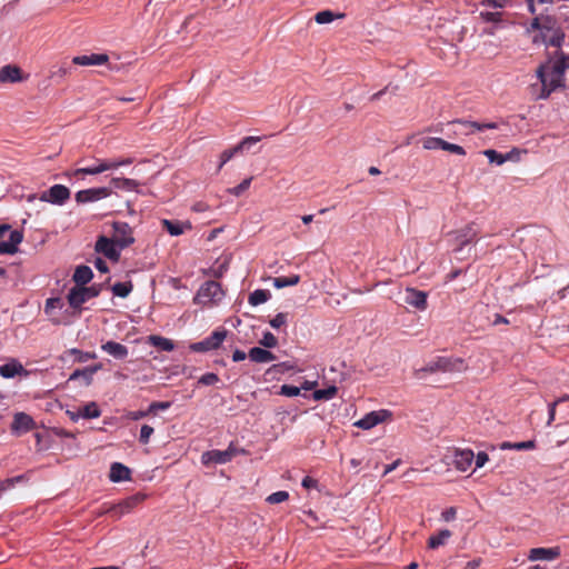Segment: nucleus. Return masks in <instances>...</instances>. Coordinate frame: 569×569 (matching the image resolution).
<instances>
[{
	"mask_svg": "<svg viewBox=\"0 0 569 569\" xmlns=\"http://www.w3.org/2000/svg\"><path fill=\"white\" fill-rule=\"evenodd\" d=\"M537 77L541 83L537 99H548L551 92L565 86V78L555 73L548 66H540L537 69Z\"/></svg>",
	"mask_w": 569,
	"mask_h": 569,
	"instance_id": "nucleus-1",
	"label": "nucleus"
},
{
	"mask_svg": "<svg viewBox=\"0 0 569 569\" xmlns=\"http://www.w3.org/2000/svg\"><path fill=\"white\" fill-rule=\"evenodd\" d=\"M468 366L462 358L455 357H437L429 361L419 371L425 373L436 372H462L466 371Z\"/></svg>",
	"mask_w": 569,
	"mask_h": 569,
	"instance_id": "nucleus-2",
	"label": "nucleus"
},
{
	"mask_svg": "<svg viewBox=\"0 0 569 569\" xmlns=\"http://www.w3.org/2000/svg\"><path fill=\"white\" fill-rule=\"evenodd\" d=\"M117 169L114 159H97V163L91 167L78 168L72 171H67L64 174L69 179L83 180L88 174H99L108 170Z\"/></svg>",
	"mask_w": 569,
	"mask_h": 569,
	"instance_id": "nucleus-3",
	"label": "nucleus"
},
{
	"mask_svg": "<svg viewBox=\"0 0 569 569\" xmlns=\"http://www.w3.org/2000/svg\"><path fill=\"white\" fill-rule=\"evenodd\" d=\"M99 293L100 289L96 286H76L69 291L67 298L71 308L80 309L84 302L97 297Z\"/></svg>",
	"mask_w": 569,
	"mask_h": 569,
	"instance_id": "nucleus-4",
	"label": "nucleus"
},
{
	"mask_svg": "<svg viewBox=\"0 0 569 569\" xmlns=\"http://www.w3.org/2000/svg\"><path fill=\"white\" fill-rule=\"evenodd\" d=\"M480 230L476 222H470L467 226L456 230L451 234L453 236L455 241V252H460L462 249L469 244L473 239L477 238Z\"/></svg>",
	"mask_w": 569,
	"mask_h": 569,
	"instance_id": "nucleus-5",
	"label": "nucleus"
},
{
	"mask_svg": "<svg viewBox=\"0 0 569 569\" xmlns=\"http://www.w3.org/2000/svg\"><path fill=\"white\" fill-rule=\"evenodd\" d=\"M226 337V329L214 330L209 337L204 338L203 340L190 345V350L194 352H207L216 350L220 347Z\"/></svg>",
	"mask_w": 569,
	"mask_h": 569,
	"instance_id": "nucleus-6",
	"label": "nucleus"
},
{
	"mask_svg": "<svg viewBox=\"0 0 569 569\" xmlns=\"http://www.w3.org/2000/svg\"><path fill=\"white\" fill-rule=\"evenodd\" d=\"M237 449L230 445L226 450H209L201 455V462L204 466L223 465L232 460Z\"/></svg>",
	"mask_w": 569,
	"mask_h": 569,
	"instance_id": "nucleus-7",
	"label": "nucleus"
},
{
	"mask_svg": "<svg viewBox=\"0 0 569 569\" xmlns=\"http://www.w3.org/2000/svg\"><path fill=\"white\" fill-rule=\"evenodd\" d=\"M112 239L118 244L119 249L128 248L134 243L133 230L129 223L123 221H114L112 223Z\"/></svg>",
	"mask_w": 569,
	"mask_h": 569,
	"instance_id": "nucleus-8",
	"label": "nucleus"
},
{
	"mask_svg": "<svg viewBox=\"0 0 569 569\" xmlns=\"http://www.w3.org/2000/svg\"><path fill=\"white\" fill-rule=\"evenodd\" d=\"M223 297V291L219 282L217 281H207L204 282L196 297V300H199L200 302H212V301H219Z\"/></svg>",
	"mask_w": 569,
	"mask_h": 569,
	"instance_id": "nucleus-9",
	"label": "nucleus"
},
{
	"mask_svg": "<svg viewBox=\"0 0 569 569\" xmlns=\"http://www.w3.org/2000/svg\"><path fill=\"white\" fill-rule=\"evenodd\" d=\"M94 250L98 253H102L106 258L113 262H118L120 260V249L113 239H110L106 236L98 237Z\"/></svg>",
	"mask_w": 569,
	"mask_h": 569,
	"instance_id": "nucleus-10",
	"label": "nucleus"
},
{
	"mask_svg": "<svg viewBox=\"0 0 569 569\" xmlns=\"http://www.w3.org/2000/svg\"><path fill=\"white\" fill-rule=\"evenodd\" d=\"M260 141V137H246L243 138L237 146L230 149H226L220 156V163L218 166V171L230 161L237 153L243 152L248 150L251 146L256 144Z\"/></svg>",
	"mask_w": 569,
	"mask_h": 569,
	"instance_id": "nucleus-11",
	"label": "nucleus"
},
{
	"mask_svg": "<svg viewBox=\"0 0 569 569\" xmlns=\"http://www.w3.org/2000/svg\"><path fill=\"white\" fill-rule=\"evenodd\" d=\"M70 198V190L63 184H54L40 194V200L53 204H63Z\"/></svg>",
	"mask_w": 569,
	"mask_h": 569,
	"instance_id": "nucleus-12",
	"label": "nucleus"
},
{
	"mask_svg": "<svg viewBox=\"0 0 569 569\" xmlns=\"http://www.w3.org/2000/svg\"><path fill=\"white\" fill-rule=\"evenodd\" d=\"M111 193L112 190L107 187L90 188L78 191L74 196V199L78 203L83 204L108 198L111 196Z\"/></svg>",
	"mask_w": 569,
	"mask_h": 569,
	"instance_id": "nucleus-13",
	"label": "nucleus"
},
{
	"mask_svg": "<svg viewBox=\"0 0 569 569\" xmlns=\"http://www.w3.org/2000/svg\"><path fill=\"white\" fill-rule=\"evenodd\" d=\"M142 500L138 496L129 497L118 505L111 506L106 512L110 513L114 519H120L126 513H129Z\"/></svg>",
	"mask_w": 569,
	"mask_h": 569,
	"instance_id": "nucleus-14",
	"label": "nucleus"
},
{
	"mask_svg": "<svg viewBox=\"0 0 569 569\" xmlns=\"http://www.w3.org/2000/svg\"><path fill=\"white\" fill-rule=\"evenodd\" d=\"M36 428V422L31 416L24 412H17L13 416L11 431L16 435L26 433Z\"/></svg>",
	"mask_w": 569,
	"mask_h": 569,
	"instance_id": "nucleus-15",
	"label": "nucleus"
},
{
	"mask_svg": "<svg viewBox=\"0 0 569 569\" xmlns=\"http://www.w3.org/2000/svg\"><path fill=\"white\" fill-rule=\"evenodd\" d=\"M561 555L560 547H552V548H532L529 551L528 559L530 561H538V560H555L559 558Z\"/></svg>",
	"mask_w": 569,
	"mask_h": 569,
	"instance_id": "nucleus-16",
	"label": "nucleus"
},
{
	"mask_svg": "<svg viewBox=\"0 0 569 569\" xmlns=\"http://www.w3.org/2000/svg\"><path fill=\"white\" fill-rule=\"evenodd\" d=\"M427 292L415 289V288H407L406 289V296H405V302L411 307H415L419 310H426L427 309Z\"/></svg>",
	"mask_w": 569,
	"mask_h": 569,
	"instance_id": "nucleus-17",
	"label": "nucleus"
},
{
	"mask_svg": "<svg viewBox=\"0 0 569 569\" xmlns=\"http://www.w3.org/2000/svg\"><path fill=\"white\" fill-rule=\"evenodd\" d=\"M388 416V411L380 410V411H371L367 413L363 418L359 419L353 423V426L363 429L369 430L380 422L385 421L386 417Z\"/></svg>",
	"mask_w": 569,
	"mask_h": 569,
	"instance_id": "nucleus-18",
	"label": "nucleus"
},
{
	"mask_svg": "<svg viewBox=\"0 0 569 569\" xmlns=\"http://www.w3.org/2000/svg\"><path fill=\"white\" fill-rule=\"evenodd\" d=\"M22 233L18 230L10 231L9 239L0 241V254H13L18 251V244L22 241Z\"/></svg>",
	"mask_w": 569,
	"mask_h": 569,
	"instance_id": "nucleus-19",
	"label": "nucleus"
},
{
	"mask_svg": "<svg viewBox=\"0 0 569 569\" xmlns=\"http://www.w3.org/2000/svg\"><path fill=\"white\" fill-rule=\"evenodd\" d=\"M473 459L475 453L472 450H456L452 463L458 470L466 471L471 466Z\"/></svg>",
	"mask_w": 569,
	"mask_h": 569,
	"instance_id": "nucleus-20",
	"label": "nucleus"
},
{
	"mask_svg": "<svg viewBox=\"0 0 569 569\" xmlns=\"http://www.w3.org/2000/svg\"><path fill=\"white\" fill-rule=\"evenodd\" d=\"M109 61L106 53H91L89 56H76L72 62L78 66H102Z\"/></svg>",
	"mask_w": 569,
	"mask_h": 569,
	"instance_id": "nucleus-21",
	"label": "nucleus"
},
{
	"mask_svg": "<svg viewBox=\"0 0 569 569\" xmlns=\"http://www.w3.org/2000/svg\"><path fill=\"white\" fill-rule=\"evenodd\" d=\"M101 369H102L101 363H97V365H93V366H90V367H87L83 369H77L70 375L69 380L72 381V380H77V379H82L84 381L86 386H90L93 380V375Z\"/></svg>",
	"mask_w": 569,
	"mask_h": 569,
	"instance_id": "nucleus-22",
	"label": "nucleus"
},
{
	"mask_svg": "<svg viewBox=\"0 0 569 569\" xmlns=\"http://www.w3.org/2000/svg\"><path fill=\"white\" fill-rule=\"evenodd\" d=\"M162 229H164L170 236H180L186 230H191L192 226L190 222L186 221H179V220H169L163 219L161 220Z\"/></svg>",
	"mask_w": 569,
	"mask_h": 569,
	"instance_id": "nucleus-23",
	"label": "nucleus"
},
{
	"mask_svg": "<svg viewBox=\"0 0 569 569\" xmlns=\"http://www.w3.org/2000/svg\"><path fill=\"white\" fill-rule=\"evenodd\" d=\"M453 123L463 126L467 129V131H466L467 134L473 133L476 131H482L485 129H498L499 128V124L497 122L481 123V122H477V121H468V120L458 119V120H455Z\"/></svg>",
	"mask_w": 569,
	"mask_h": 569,
	"instance_id": "nucleus-24",
	"label": "nucleus"
},
{
	"mask_svg": "<svg viewBox=\"0 0 569 569\" xmlns=\"http://www.w3.org/2000/svg\"><path fill=\"white\" fill-rule=\"evenodd\" d=\"M101 349L116 359H124L129 353L124 345L116 341H107L101 346Z\"/></svg>",
	"mask_w": 569,
	"mask_h": 569,
	"instance_id": "nucleus-25",
	"label": "nucleus"
},
{
	"mask_svg": "<svg viewBox=\"0 0 569 569\" xmlns=\"http://www.w3.org/2000/svg\"><path fill=\"white\" fill-rule=\"evenodd\" d=\"M130 475V469L120 462H113L110 467L109 478L112 482L129 480Z\"/></svg>",
	"mask_w": 569,
	"mask_h": 569,
	"instance_id": "nucleus-26",
	"label": "nucleus"
},
{
	"mask_svg": "<svg viewBox=\"0 0 569 569\" xmlns=\"http://www.w3.org/2000/svg\"><path fill=\"white\" fill-rule=\"evenodd\" d=\"M555 73L565 76V72L569 69V54L563 51H557L551 66L549 67Z\"/></svg>",
	"mask_w": 569,
	"mask_h": 569,
	"instance_id": "nucleus-27",
	"label": "nucleus"
},
{
	"mask_svg": "<svg viewBox=\"0 0 569 569\" xmlns=\"http://www.w3.org/2000/svg\"><path fill=\"white\" fill-rule=\"evenodd\" d=\"M21 69L17 66L8 64L0 69V82H19L21 81Z\"/></svg>",
	"mask_w": 569,
	"mask_h": 569,
	"instance_id": "nucleus-28",
	"label": "nucleus"
},
{
	"mask_svg": "<svg viewBox=\"0 0 569 569\" xmlns=\"http://www.w3.org/2000/svg\"><path fill=\"white\" fill-rule=\"evenodd\" d=\"M21 373L27 375V371L23 366L14 359L0 366V375L3 378H13Z\"/></svg>",
	"mask_w": 569,
	"mask_h": 569,
	"instance_id": "nucleus-29",
	"label": "nucleus"
},
{
	"mask_svg": "<svg viewBox=\"0 0 569 569\" xmlns=\"http://www.w3.org/2000/svg\"><path fill=\"white\" fill-rule=\"evenodd\" d=\"M248 356L251 361L257 363H267L276 359V356L272 352L259 347L251 348Z\"/></svg>",
	"mask_w": 569,
	"mask_h": 569,
	"instance_id": "nucleus-30",
	"label": "nucleus"
},
{
	"mask_svg": "<svg viewBox=\"0 0 569 569\" xmlns=\"http://www.w3.org/2000/svg\"><path fill=\"white\" fill-rule=\"evenodd\" d=\"M93 277L92 270L88 266H78L72 276L77 286H86Z\"/></svg>",
	"mask_w": 569,
	"mask_h": 569,
	"instance_id": "nucleus-31",
	"label": "nucleus"
},
{
	"mask_svg": "<svg viewBox=\"0 0 569 569\" xmlns=\"http://www.w3.org/2000/svg\"><path fill=\"white\" fill-rule=\"evenodd\" d=\"M517 150L515 149L510 152H507L506 154H502L493 149H487L483 151V154L489 159L490 162L501 166L506 161L512 160Z\"/></svg>",
	"mask_w": 569,
	"mask_h": 569,
	"instance_id": "nucleus-32",
	"label": "nucleus"
},
{
	"mask_svg": "<svg viewBox=\"0 0 569 569\" xmlns=\"http://www.w3.org/2000/svg\"><path fill=\"white\" fill-rule=\"evenodd\" d=\"M110 183L114 188L120 189V190H126V191L137 190V188L140 186V183L134 179L120 178V177H113L110 180Z\"/></svg>",
	"mask_w": 569,
	"mask_h": 569,
	"instance_id": "nucleus-33",
	"label": "nucleus"
},
{
	"mask_svg": "<svg viewBox=\"0 0 569 569\" xmlns=\"http://www.w3.org/2000/svg\"><path fill=\"white\" fill-rule=\"evenodd\" d=\"M450 537L451 531L448 529H442L437 535L430 536L428 540V547L431 549H436L440 546H443Z\"/></svg>",
	"mask_w": 569,
	"mask_h": 569,
	"instance_id": "nucleus-34",
	"label": "nucleus"
},
{
	"mask_svg": "<svg viewBox=\"0 0 569 569\" xmlns=\"http://www.w3.org/2000/svg\"><path fill=\"white\" fill-rule=\"evenodd\" d=\"M66 355L72 356L73 357V361L74 362H79V363H83V362H87V361H89L91 359H96L97 358V355L94 352L82 351V350L77 349V348H71V349L67 350Z\"/></svg>",
	"mask_w": 569,
	"mask_h": 569,
	"instance_id": "nucleus-35",
	"label": "nucleus"
},
{
	"mask_svg": "<svg viewBox=\"0 0 569 569\" xmlns=\"http://www.w3.org/2000/svg\"><path fill=\"white\" fill-rule=\"evenodd\" d=\"M271 297L269 290L266 289H257L249 295L248 302L251 306H259L261 303L267 302Z\"/></svg>",
	"mask_w": 569,
	"mask_h": 569,
	"instance_id": "nucleus-36",
	"label": "nucleus"
},
{
	"mask_svg": "<svg viewBox=\"0 0 569 569\" xmlns=\"http://www.w3.org/2000/svg\"><path fill=\"white\" fill-rule=\"evenodd\" d=\"M149 343L153 347H157L163 351H172L174 349V345L172 340L161 337V336H150Z\"/></svg>",
	"mask_w": 569,
	"mask_h": 569,
	"instance_id": "nucleus-37",
	"label": "nucleus"
},
{
	"mask_svg": "<svg viewBox=\"0 0 569 569\" xmlns=\"http://www.w3.org/2000/svg\"><path fill=\"white\" fill-rule=\"evenodd\" d=\"M79 411L81 418L83 419H94L101 416V410L94 401H91L82 408H79Z\"/></svg>",
	"mask_w": 569,
	"mask_h": 569,
	"instance_id": "nucleus-38",
	"label": "nucleus"
},
{
	"mask_svg": "<svg viewBox=\"0 0 569 569\" xmlns=\"http://www.w3.org/2000/svg\"><path fill=\"white\" fill-rule=\"evenodd\" d=\"M338 393V388L336 386H330L326 389H318L312 393V398L316 401L321 400H330L335 398Z\"/></svg>",
	"mask_w": 569,
	"mask_h": 569,
	"instance_id": "nucleus-39",
	"label": "nucleus"
},
{
	"mask_svg": "<svg viewBox=\"0 0 569 569\" xmlns=\"http://www.w3.org/2000/svg\"><path fill=\"white\" fill-rule=\"evenodd\" d=\"M133 286L131 281L127 282H117L112 286V292L117 297L126 298L132 291Z\"/></svg>",
	"mask_w": 569,
	"mask_h": 569,
	"instance_id": "nucleus-40",
	"label": "nucleus"
},
{
	"mask_svg": "<svg viewBox=\"0 0 569 569\" xmlns=\"http://www.w3.org/2000/svg\"><path fill=\"white\" fill-rule=\"evenodd\" d=\"M300 281V277L298 274L289 276V277H277L273 279V284L276 288H284L290 286H296Z\"/></svg>",
	"mask_w": 569,
	"mask_h": 569,
	"instance_id": "nucleus-41",
	"label": "nucleus"
},
{
	"mask_svg": "<svg viewBox=\"0 0 569 569\" xmlns=\"http://www.w3.org/2000/svg\"><path fill=\"white\" fill-rule=\"evenodd\" d=\"M342 17H343V14L336 16L330 10H323V11H319L318 13H316L315 21L319 24H326V23L332 22L336 18H342Z\"/></svg>",
	"mask_w": 569,
	"mask_h": 569,
	"instance_id": "nucleus-42",
	"label": "nucleus"
},
{
	"mask_svg": "<svg viewBox=\"0 0 569 569\" xmlns=\"http://www.w3.org/2000/svg\"><path fill=\"white\" fill-rule=\"evenodd\" d=\"M443 139L437 138V137H427L425 138L422 142V147L426 150H437L441 149Z\"/></svg>",
	"mask_w": 569,
	"mask_h": 569,
	"instance_id": "nucleus-43",
	"label": "nucleus"
},
{
	"mask_svg": "<svg viewBox=\"0 0 569 569\" xmlns=\"http://www.w3.org/2000/svg\"><path fill=\"white\" fill-rule=\"evenodd\" d=\"M289 499V493L287 491L280 490L277 492L271 493L267 497V502L271 505L281 503Z\"/></svg>",
	"mask_w": 569,
	"mask_h": 569,
	"instance_id": "nucleus-44",
	"label": "nucleus"
},
{
	"mask_svg": "<svg viewBox=\"0 0 569 569\" xmlns=\"http://www.w3.org/2000/svg\"><path fill=\"white\" fill-rule=\"evenodd\" d=\"M251 181H252V177L250 178H247L244 179L241 183H239L238 186L229 189V193L236 196V197H239L241 196L246 190L249 189L250 184H251Z\"/></svg>",
	"mask_w": 569,
	"mask_h": 569,
	"instance_id": "nucleus-45",
	"label": "nucleus"
},
{
	"mask_svg": "<svg viewBox=\"0 0 569 569\" xmlns=\"http://www.w3.org/2000/svg\"><path fill=\"white\" fill-rule=\"evenodd\" d=\"M441 150H445V151H448V152H451L455 154H459V156L466 154V150L461 146L450 143L446 140L442 141Z\"/></svg>",
	"mask_w": 569,
	"mask_h": 569,
	"instance_id": "nucleus-46",
	"label": "nucleus"
},
{
	"mask_svg": "<svg viewBox=\"0 0 569 569\" xmlns=\"http://www.w3.org/2000/svg\"><path fill=\"white\" fill-rule=\"evenodd\" d=\"M301 388L292 385H282L280 388V395L286 397H297L300 395Z\"/></svg>",
	"mask_w": 569,
	"mask_h": 569,
	"instance_id": "nucleus-47",
	"label": "nucleus"
},
{
	"mask_svg": "<svg viewBox=\"0 0 569 569\" xmlns=\"http://www.w3.org/2000/svg\"><path fill=\"white\" fill-rule=\"evenodd\" d=\"M153 428L149 425H143L140 429V436H139V441L143 445H147L150 440V437L152 436L153 433Z\"/></svg>",
	"mask_w": 569,
	"mask_h": 569,
	"instance_id": "nucleus-48",
	"label": "nucleus"
},
{
	"mask_svg": "<svg viewBox=\"0 0 569 569\" xmlns=\"http://www.w3.org/2000/svg\"><path fill=\"white\" fill-rule=\"evenodd\" d=\"M219 381V377L218 375L213 373V372H208V373H204L202 375L200 378H199V383L203 385V386H213L216 385L217 382Z\"/></svg>",
	"mask_w": 569,
	"mask_h": 569,
	"instance_id": "nucleus-49",
	"label": "nucleus"
},
{
	"mask_svg": "<svg viewBox=\"0 0 569 569\" xmlns=\"http://www.w3.org/2000/svg\"><path fill=\"white\" fill-rule=\"evenodd\" d=\"M278 343V339L276 336L271 332H266L260 340V345H262L266 348H274Z\"/></svg>",
	"mask_w": 569,
	"mask_h": 569,
	"instance_id": "nucleus-50",
	"label": "nucleus"
},
{
	"mask_svg": "<svg viewBox=\"0 0 569 569\" xmlns=\"http://www.w3.org/2000/svg\"><path fill=\"white\" fill-rule=\"evenodd\" d=\"M288 315L280 312L270 320V326L274 329H279L281 326L287 323Z\"/></svg>",
	"mask_w": 569,
	"mask_h": 569,
	"instance_id": "nucleus-51",
	"label": "nucleus"
},
{
	"mask_svg": "<svg viewBox=\"0 0 569 569\" xmlns=\"http://www.w3.org/2000/svg\"><path fill=\"white\" fill-rule=\"evenodd\" d=\"M565 40V34L562 32H556L552 37L547 41L549 46L560 48Z\"/></svg>",
	"mask_w": 569,
	"mask_h": 569,
	"instance_id": "nucleus-52",
	"label": "nucleus"
},
{
	"mask_svg": "<svg viewBox=\"0 0 569 569\" xmlns=\"http://www.w3.org/2000/svg\"><path fill=\"white\" fill-rule=\"evenodd\" d=\"M536 447V442L533 440L513 442L512 449L515 450H531Z\"/></svg>",
	"mask_w": 569,
	"mask_h": 569,
	"instance_id": "nucleus-53",
	"label": "nucleus"
},
{
	"mask_svg": "<svg viewBox=\"0 0 569 569\" xmlns=\"http://www.w3.org/2000/svg\"><path fill=\"white\" fill-rule=\"evenodd\" d=\"M63 307V301L60 298H50L46 302V311L53 308L61 309Z\"/></svg>",
	"mask_w": 569,
	"mask_h": 569,
	"instance_id": "nucleus-54",
	"label": "nucleus"
},
{
	"mask_svg": "<svg viewBox=\"0 0 569 569\" xmlns=\"http://www.w3.org/2000/svg\"><path fill=\"white\" fill-rule=\"evenodd\" d=\"M52 432L54 436L60 437V438H72V439L76 438V435L73 432L68 431L63 428H59V427L53 428Z\"/></svg>",
	"mask_w": 569,
	"mask_h": 569,
	"instance_id": "nucleus-55",
	"label": "nucleus"
},
{
	"mask_svg": "<svg viewBox=\"0 0 569 569\" xmlns=\"http://www.w3.org/2000/svg\"><path fill=\"white\" fill-rule=\"evenodd\" d=\"M457 516V510L455 507H450L446 510L442 511L441 513V518L445 520V521H452Z\"/></svg>",
	"mask_w": 569,
	"mask_h": 569,
	"instance_id": "nucleus-56",
	"label": "nucleus"
},
{
	"mask_svg": "<svg viewBox=\"0 0 569 569\" xmlns=\"http://www.w3.org/2000/svg\"><path fill=\"white\" fill-rule=\"evenodd\" d=\"M473 460L476 463V468H481L489 460V457L486 452L480 451V452H478V455L475 457Z\"/></svg>",
	"mask_w": 569,
	"mask_h": 569,
	"instance_id": "nucleus-57",
	"label": "nucleus"
},
{
	"mask_svg": "<svg viewBox=\"0 0 569 569\" xmlns=\"http://www.w3.org/2000/svg\"><path fill=\"white\" fill-rule=\"evenodd\" d=\"M170 407V402L167 401H157L152 402L149 407L150 412H154L157 410H167Z\"/></svg>",
	"mask_w": 569,
	"mask_h": 569,
	"instance_id": "nucleus-58",
	"label": "nucleus"
},
{
	"mask_svg": "<svg viewBox=\"0 0 569 569\" xmlns=\"http://www.w3.org/2000/svg\"><path fill=\"white\" fill-rule=\"evenodd\" d=\"M301 485L306 489L318 488V480H316V479H313V478H311L309 476H306L302 479Z\"/></svg>",
	"mask_w": 569,
	"mask_h": 569,
	"instance_id": "nucleus-59",
	"label": "nucleus"
},
{
	"mask_svg": "<svg viewBox=\"0 0 569 569\" xmlns=\"http://www.w3.org/2000/svg\"><path fill=\"white\" fill-rule=\"evenodd\" d=\"M94 267L102 273H107L109 271L108 264L102 258L96 259Z\"/></svg>",
	"mask_w": 569,
	"mask_h": 569,
	"instance_id": "nucleus-60",
	"label": "nucleus"
},
{
	"mask_svg": "<svg viewBox=\"0 0 569 569\" xmlns=\"http://www.w3.org/2000/svg\"><path fill=\"white\" fill-rule=\"evenodd\" d=\"M508 323H509V320L506 317H503L499 313H495V319L492 320L493 326L508 325Z\"/></svg>",
	"mask_w": 569,
	"mask_h": 569,
	"instance_id": "nucleus-61",
	"label": "nucleus"
},
{
	"mask_svg": "<svg viewBox=\"0 0 569 569\" xmlns=\"http://www.w3.org/2000/svg\"><path fill=\"white\" fill-rule=\"evenodd\" d=\"M246 357H247L246 352H244V351H242V350H239V349H237V350L232 353V360H233L234 362L242 361V360H244V359H246Z\"/></svg>",
	"mask_w": 569,
	"mask_h": 569,
	"instance_id": "nucleus-62",
	"label": "nucleus"
},
{
	"mask_svg": "<svg viewBox=\"0 0 569 569\" xmlns=\"http://www.w3.org/2000/svg\"><path fill=\"white\" fill-rule=\"evenodd\" d=\"M147 413H148L147 411L137 410V411H131L128 417L132 420H139V419L146 417Z\"/></svg>",
	"mask_w": 569,
	"mask_h": 569,
	"instance_id": "nucleus-63",
	"label": "nucleus"
},
{
	"mask_svg": "<svg viewBox=\"0 0 569 569\" xmlns=\"http://www.w3.org/2000/svg\"><path fill=\"white\" fill-rule=\"evenodd\" d=\"M481 563V559H473L467 562L465 569H477Z\"/></svg>",
	"mask_w": 569,
	"mask_h": 569,
	"instance_id": "nucleus-64",
	"label": "nucleus"
}]
</instances>
